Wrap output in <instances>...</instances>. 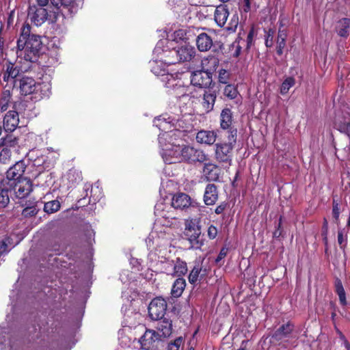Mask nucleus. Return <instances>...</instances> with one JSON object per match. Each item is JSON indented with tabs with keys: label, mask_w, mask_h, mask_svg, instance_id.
Returning <instances> with one entry per match:
<instances>
[{
	"label": "nucleus",
	"mask_w": 350,
	"mask_h": 350,
	"mask_svg": "<svg viewBox=\"0 0 350 350\" xmlns=\"http://www.w3.org/2000/svg\"><path fill=\"white\" fill-rule=\"evenodd\" d=\"M216 98L217 94L215 90H205L203 97L202 106L206 112H209L213 109Z\"/></svg>",
	"instance_id": "26"
},
{
	"label": "nucleus",
	"mask_w": 350,
	"mask_h": 350,
	"mask_svg": "<svg viewBox=\"0 0 350 350\" xmlns=\"http://www.w3.org/2000/svg\"><path fill=\"white\" fill-rule=\"evenodd\" d=\"M167 207V206L164 205L163 203L157 204L154 207L155 215L158 217L164 218L168 220L174 219V217L170 211L165 210Z\"/></svg>",
	"instance_id": "33"
},
{
	"label": "nucleus",
	"mask_w": 350,
	"mask_h": 350,
	"mask_svg": "<svg viewBox=\"0 0 350 350\" xmlns=\"http://www.w3.org/2000/svg\"><path fill=\"white\" fill-rule=\"evenodd\" d=\"M347 226L348 227L350 226V214H349V217L348 221H347Z\"/></svg>",
	"instance_id": "63"
},
{
	"label": "nucleus",
	"mask_w": 350,
	"mask_h": 350,
	"mask_svg": "<svg viewBox=\"0 0 350 350\" xmlns=\"http://www.w3.org/2000/svg\"><path fill=\"white\" fill-rule=\"evenodd\" d=\"M219 59L214 55H208L207 57L203 58L201 62L202 69L205 72H209L212 75L219 66Z\"/></svg>",
	"instance_id": "27"
},
{
	"label": "nucleus",
	"mask_w": 350,
	"mask_h": 350,
	"mask_svg": "<svg viewBox=\"0 0 350 350\" xmlns=\"http://www.w3.org/2000/svg\"><path fill=\"white\" fill-rule=\"evenodd\" d=\"M175 135L172 131L159 135V143L162 148V157L165 163H173L181 161L182 146L166 141Z\"/></svg>",
	"instance_id": "2"
},
{
	"label": "nucleus",
	"mask_w": 350,
	"mask_h": 350,
	"mask_svg": "<svg viewBox=\"0 0 350 350\" xmlns=\"http://www.w3.org/2000/svg\"><path fill=\"white\" fill-rule=\"evenodd\" d=\"M40 84L36 83L33 77L22 76L18 79L17 85L14 88L19 89L22 95H29L36 92Z\"/></svg>",
	"instance_id": "11"
},
{
	"label": "nucleus",
	"mask_w": 350,
	"mask_h": 350,
	"mask_svg": "<svg viewBox=\"0 0 350 350\" xmlns=\"http://www.w3.org/2000/svg\"><path fill=\"white\" fill-rule=\"evenodd\" d=\"M165 41V40H160L157 42L155 48H154V52L157 54H160L161 53V51H164L163 49H162V47L164 44V42Z\"/></svg>",
	"instance_id": "56"
},
{
	"label": "nucleus",
	"mask_w": 350,
	"mask_h": 350,
	"mask_svg": "<svg viewBox=\"0 0 350 350\" xmlns=\"http://www.w3.org/2000/svg\"><path fill=\"white\" fill-rule=\"evenodd\" d=\"M243 9L245 12L250 10V0H243Z\"/></svg>",
	"instance_id": "59"
},
{
	"label": "nucleus",
	"mask_w": 350,
	"mask_h": 350,
	"mask_svg": "<svg viewBox=\"0 0 350 350\" xmlns=\"http://www.w3.org/2000/svg\"><path fill=\"white\" fill-rule=\"evenodd\" d=\"M239 24V17L237 14H234L228 23L226 29L229 31H235Z\"/></svg>",
	"instance_id": "43"
},
{
	"label": "nucleus",
	"mask_w": 350,
	"mask_h": 350,
	"mask_svg": "<svg viewBox=\"0 0 350 350\" xmlns=\"http://www.w3.org/2000/svg\"><path fill=\"white\" fill-rule=\"evenodd\" d=\"M183 345V339L182 337H178L175 339L172 342L168 345V350H180L181 347Z\"/></svg>",
	"instance_id": "45"
},
{
	"label": "nucleus",
	"mask_w": 350,
	"mask_h": 350,
	"mask_svg": "<svg viewBox=\"0 0 350 350\" xmlns=\"http://www.w3.org/2000/svg\"><path fill=\"white\" fill-rule=\"evenodd\" d=\"M295 84V80L293 77H287L282 83L280 88V93L282 94H286L289 89Z\"/></svg>",
	"instance_id": "40"
},
{
	"label": "nucleus",
	"mask_w": 350,
	"mask_h": 350,
	"mask_svg": "<svg viewBox=\"0 0 350 350\" xmlns=\"http://www.w3.org/2000/svg\"><path fill=\"white\" fill-rule=\"evenodd\" d=\"M0 188V207L5 208L10 203V197L8 192L11 191L10 187L4 183V181L1 182Z\"/></svg>",
	"instance_id": "32"
},
{
	"label": "nucleus",
	"mask_w": 350,
	"mask_h": 350,
	"mask_svg": "<svg viewBox=\"0 0 350 350\" xmlns=\"http://www.w3.org/2000/svg\"><path fill=\"white\" fill-rule=\"evenodd\" d=\"M212 75L204 70H196L191 73V83L201 88H207L212 83Z\"/></svg>",
	"instance_id": "12"
},
{
	"label": "nucleus",
	"mask_w": 350,
	"mask_h": 350,
	"mask_svg": "<svg viewBox=\"0 0 350 350\" xmlns=\"http://www.w3.org/2000/svg\"><path fill=\"white\" fill-rule=\"evenodd\" d=\"M11 191L13 190L15 196L18 199H23L27 197L33 190V184L30 179L23 178L19 179L14 183L8 185Z\"/></svg>",
	"instance_id": "8"
},
{
	"label": "nucleus",
	"mask_w": 350,
	"mask_h": 350,
	"mask_svg": "<svg viewBox=\"0 0 350 350\" xmlns=\"http://www.w3.org/2000/svg\"><path fill=\"white\" fill-rule=\"evenodd\" d=\"M169 54L176 58L169 61L170 64H176L178 62H189L196 54V50L193 46L189 44H184L178 48L173 49L168 51Z\"/></svg>",
	"instance_id": "7"
},
{
	"label": "nucleus",
	"mask_w": 350,
	"mask_h": 350,
	"mask_svg": "<svg viewBox=\"0 0 350 350\" xmlns=\"http://www.w3.org/2000/svg\"><path fill=\"white\" fill-rule=\"evenodd\" d=\"M25 165L23 161L16 162L13 166L9 168L6 172V179L3 180L4 183L10 185L14 183L19 179H22V176L25 170Z\"/></svg>",
	"instance_id": "14"
},
{
	"label": "nucleus",
	"mask_w": 350,
	"mask_h": 350,
	"mask_svg": "<svg viewBox=\"0 0 350 350\" xmlns=\"http://www.w3.org/2000/svg\"><path fill=\"white\" fill-rule=\"evenodd\" d=\"M167 303L161 297L154 298L151 301L148 306V313L152 320L161 319L166 311Z\"/></svg>",
	"instance_id": "10"
},
{
	"label": "nucleus",
	"mask_w": 350,
	"mask_h": 350,
	"mask_svg": "<svg viewBox=\"0 0 350 350\" xmlns=\"http://www.w3.org/2000/svg\"><path fill=\"white\" fill-rule=\"evenodd\" d=\"M335 126L338 131L345 133L350 138V120L336 121Z\"/></svg>",
	"instance_id": "38"
},
{
	"label": "nucleus",
	"mask_w": 350,
	"mask_h": 350,
	"mask_svg": "<svg viewBox=\"0 0 350 350\" xmlns=\"http://www.w3.org/2000/svg\"><path fill=\"white\" fill-rule=\"evenodd\" d=\"M181 155V161L202 163L207 160V157L202 150L189 146H182Z\"/></svg>",
	"instance_id": "9"
},
{
	"label": "nucleus",
	"mask_w": 350,
	"mask_h": 350,
	"mask_svg": "<svg viewBox=\"0 0 350 350\" xmlns=\"http://www.w3.org/2000/svg\"><path fill=\"white\" fill-rule=\"evenodd\" d=\"M234 146L226 143L215 144V159L219 162L230 163Z\"/></svg>",
	"instance_id": "15"
},
{
	"label": "nucleus",
	"mask_w": 350,
	"mask_h": 350,
	"mask_svg": "<svg viewBox=\"0 0 350 350\" xmlns=\"http://www.w3.org/2000/svg\"><path fill=\"white\" fill-rule=\"evenodd\" d=\"M336 31L339 36L348 37L350 34V19L344 18L339 20L336 25Z\"/></svg>",
	"instance_id": "28"
},
{
	"label": "nucleus",
	"mask_w": 350,
	"mask_h": 350,
	"mask_svg": "<svg viewBox=\"0 0 350 350\" xmlns=\"http://www.w3.org/2000/svg\"><path fill=\"white\" fill-rule=\"evenodd\" d=\"M71 176H76L75 177V182L76 183H79L80 181H81L82 180V177H81V175L79 172H77L76 171H70L68 174V177L69 178H71Z\"/></svg>",
	"instance_id": "55"
},
{
	"label": "nucleus",
	"mask_w": 350,
	"mask_h": 350,
	"mask_svg": "<svg viewBox=\"0 0 350 350\" xmlns=\"http://www.w3.org/2000/svg\"><path fill=\"white\" fill-rule=\"evenodd\" d=\"M17 47L19 56H23L26 61L34 62L40 56L43 47L41 37L31 34L30 25L25 24L21 29Z\"/></svg>",
	"instance_id": "1"
},
{
	"label": "nucleus",
	"mask_w": 350,
	"mask_h": 350,
	"mask_svg": "<svg viewBox=\"0 0 350 350\" xmlns=\"http://www.w3.org/2000/svg\"><path fill=\"white\" fill-rule=\"evenodd\" d=\"M36 3L38 8L48 7L63 15L73 12V0H36Z\"/></svg>",
	"instance_id": "6"
},
{
	"label": "nucleus",
	"mask_w": 350,
	"mask_h": 350,
	"mask_svg": "<svg viewBox=\"0 0 350 350\" xmlns=\"http://www.w3.org/2000/svg\"><path fill=\"white\" fill-rule=\"evenodd\" d=\"M59 12L49 10L46 8H38L30 5L28 9V18L36 26H40L46 21L53 23L56 21Z\"/></svg>",
	"instance_id": "4"
},
{
	"label": "nucleus",
	"mask_w": 350,
	"mask_h": 350,
	"mask_svg": "<svg viewBox=\"0 0 350 350\" xmlns=\"http://www.w3.org/2000/svg\"><path fill=\"white\" fill-rule=\"evenodd\" d=\"M227 252H228L227 248H226V247L221 248L217 258L215 259V261L217 262H219L220 260H221L223 258H224L226 257V256L227 255Z\"/></svg>",
	"instance_id": "54"
},
{
	"label": "nucleus",
	"mask_w": 350,
	"mask_h": 350,
	"mask_svg": "<svg viewBox=\"0 0 350 350\" xmlns=\"http://www.w3.org/2000/svg\"><path fill=\"white\" fill-rule=\"evenodd\" d=\"M9 243V239H4L0 241V254L6 253L10 250Z\"/></svg>",
	"instance_id": "48"
},
{
	"label": "nucleus",
	"mask_w": 350,
	"mask_h": 350,
	"mask_svg": "<svg viewBox=\"0 0 350 350\" xmlns=\"http://www.w3.org/2000/svg\"><path fill=\"white\" fill-rule=\"evenodd\" d=\"M157 332L160 336L168 337L172 333V321L167 319H159L157 325Z\"/></svg>",
	"instance_id": "25"
},
{
	"label": "nucleus",
	"mask_w": 350,
	"mask_h": 350,
	"mask_svg": "<svg viewBox=\"0 0 350 350\" xmlns=\"http://www.w3.org/2000/svg\"><path fill=\"white\" fill-rule=\"evenodd\" d=\"M253 37L252 31H250L247 35V42H250L252 41Z\"/></svg>",
	"instance_id": "62"
},
{
	"label": "nucleus",
	"mask_w": 350,
	"mask_h": 350,
	"mask_svg": "<svg viewBox=\"0 0 350 350\" xmlns=\"http://www.w3.org/2000/svg\"><path fill=\"white\" fill-rule=\"evenodd\" d=\"M232 113L230 109L225 108L221 111L220 115V125L223 129H230L232 122Z\"/></svg>",
	"instance_id": "30"
},
{
	"label": "nucleus",
	"mask_w": 350,
	"mask_h": 350,
	"mask_svg": "<svg viewBox=\"0 0 350 350\" xmlns=\"http://www.w3.org/2000/svg\"><path fill=\"white\" fill-rule=\"evenodd\" d=\"M286 32L284 29L280 28L278 34L277 45H280V47L285 46L286 45Z\"/></svg>",
	"instance_id": "46"
},
{
	"label": "nucleus",
	"mask_w": 350,
	"mask_h": 350,
	"mask_svg": "<svg viewBox=\"0 0 350 350\" xmlns=\"http://www.w3.org/2000/svg\"><path fill=\"white\" fill-rule=\"evenodd\" d=\"M338 243L340 249L345 250L347 243V232L345 229L338 231Z\"/></svg>",
	"instance_id": "41"
},
{
	"label": "nucleus",
	"mask_w": 350,
	"mask_h": 350,
	"mask_svg": "<svg viewBox=\"0 0 350 350\" xmlns=\"http://www.w3.org/2000/svg\"><path fill=\"white\" fill-rule=\"evenodd\" d=\"M60 208V203L58 200H52L44 204V210L47 213H53Z\"/></svg>",
	"instance_id": "39"
},
{
	"label": "nucleus",
	"mask_w": 350,
	"mask_h": 350,
	"mask_svg": "<svg viewBox=\"0 0 350 350\" xmlns=\"http://www.w3.org/2000/svg\"><path fill=\"white\" fill-rule=\"evenodd\" d=\"M176 81L174 79H172V83H168L172 87L173 94L178 98H181L187 95V88L180 83V81Z\"/></svg>",
	"instance_id": "35"
},
{
	"label": "nucleus",
	"mask_w": 350,
	"mask_h": 350,
	"mask_svg": "<svg viewBox=\"0 0 350 350\" xmlns=\"http://www.w3.org/2000/svg\"><path fill=\"white\" fill-rule=\"evenodd\" d=\"M19 123L18 113L15 110L8 111L3 117V129L5 131L12 132Z\"/></svg>",
	"instance_id": "17"
},
{
	"label": "nucleus",
	"mask_w": 350,
	"mask_h": 350,
	"mask_svg": "<svg viewBox=\"0 0 350 350\" xmlns=\"http://www.w3.org/2000/svg\"><path fill=\"white\" fill-rule=\"evenodd\" d=\"M335 316H336V313H335V312H332V318L333 319H334Z\"/></svg>",
	"instance_id": "64"
},
{
	"label": "nucleus",
	"mask_w": 350,
	"mask_h": 350,
	"mask_svg": "<svg viewBox=\"0 0 350 350\" xmlns=\"http://www.w3.org/2000/svg\"><path fill=\"white\" fill-rule=\"evenodd\" d=\"M226 207V204L222 203L220 205L217 206L215 210L216 214H221L224 212Z\"/></svg>",
	"instance_id": "58"
},
{
	"label": "nucleus",
	"mask_w": 350,
	"mask_h": 350,
	"mask_svg": "<svg viewBox=\"0 0 350 350\" xmlns=\"http://www.w3.org/2000/svg\"><path fill=\"white\" fill-rule=\"evenodd\" d=\"M217 139V133L214 131L202 130L196 135V141L202 144L212 145Z\"/></svg>",
	"instance_id": "22"
},
{
	"label": "nucleus",
	"mask_w": 350,
	"mask_h": 350,
	"mask_svg": "<svg viewBox=\"0 0 350 350\" xmlns=\"http://www.w3.org/2000/svg\"><path fill=\"white\" fill-rule=\"evenodd\" d=\"M340 338H341L342 340H344V344H345V347H346L347 348H349V346H350V345H349V343L347 342V340L345 339V338L344 335H342L341 332H340Z\"/></svg>",
	"instance_id": "60"
},
{
	"label": "nucleus",
	"mask_w": 350,
	"mask_h": 350,
	"mask_svg": "<svg viewBox=\"0 0 350 350\" xmlns=\"http://www.w3.org/2000/svg\"><path fill=\"white\" fill-rule=\"evenodd\" d=\"M203 173L208 180L215 181L219 178V169L215 165L205 163Z\"/></svg>",
	"instance_id": "29"
},
{
	"label": "nucleus",
	"mask_w": 350,
	"mask_h": 350,
	"mask_svg": "<svg viewBox=\"0 0 350 350\" xmlns=\"http://www.w3.org/2000/svg\"><path fill=\"white\" fill-rule=\"evenodd\" d=\"M191 205L190 197L183 193L175 194L172 199V206L175 209L183 210Z\"/></svg>",
	"instance_id": "20"
},
{
	"label": "nucleus",
	"mask_w": 350,
	"mask_h": 350,
	"mask_svg": "<svg viewBox=\"0 0 350 350\" xmlns=\"http://www.w3.org/2000/svg\"><path fill=\"white\" fill-rule=\"evenodd\" d=\"M183 234L193 248L200 249L204 245L201 236L202 230L199 218H191L185 220Z\"/></svg>",
	"instance_id": "3"
},
{
	"label": "nucleus",
	"mask_w": 350,
	"mask_h": 350,
	"mask_svg": "<svg viewBox=\"0 0 350 350\" xmlns=\"http://www.w3.org/2000/svg\"><path fill=\"white\" fill-rule=\"evenodd\" d=\"M218 198L217 187L214 184H208L205 189L204 201L206 205H213Z\"/></svg>",
	"instance_id": "24"
},
{
	"label": "nucleus",
	"mask_w": 350,
	"mask_h": 350,
	"mask_svg": "<svg viewBox=\"0 0 350 350\" xmlns=\"http://www.w3.org/2000/svg\"><path fill=\"white\" fill-rule=\"evenodd\" d=\"M165 269L167 275L180 278L187 273V266L185 261L177 258L175 260L167 262Z\"/></svg>",
	"instance_id": "13"
},
{
	"label": "nucleus",
	"mask_w": 350,
	"mask_h": 350,
	"mask_svg": "<svg viewBox=\"0 0 350 350\" xmlns=\"http://www.w3.org/2000/svg\"><path fill=\"white\" fill-rule=\"evenodd\" d=\"M208 237L211 239H213L217 237V229L213 225H211L208 228Z\"/></svg>",
	"instance_id": "51"
},
{
	"label": "nucleus",
	"mask_w": 350,
	"mask_h": 350,
	"mask_svg": "<svg viewBox=\"0 0 350 350\" xmlns=\"http://www.w3.org/2000/svg\"><path fill=\"white\" fill-rule=\"evenodd\" d=\"M174 119L170 117L165 118L161 116L154 120V124L160 130H165L170 127L171 124L174 125Z\"/></svg>",
	"instance_id": "36"
},
{
	"label": "nucleus",
	"mask_w": 350,
	"mask_h": 350,
	"mask_svg": "<svg viewBox=\"0 0 350 350\" xmlns=\"http://www.w3.org/2000/svg\"><path fill=\"white\" fill-rule=\"evenodd\" d=\"M22 77L21 68L10 62H5L1 72L2 81L5 82V88L10 86L14 88L17 85L18 79Z\"/></svg>",
	"instance_id": "5"
},
{
	"label": "nucleus",
	"mask_w": 350,
	"mask_h": 350,
	"mask_svg": "<svg viewBox=\"0 0 350 350\" xmlns=\"http://www.w3.org/2000/svg\"><path fill=\"white\" fill-rule=\"evenodd\" d=\"M336 292L338 295L340 302L342 305L345 306L347 304L345 291L344 290L341 281L337 279L335 282Z\"/></svg>",
	"instance_id": "37"
},
{
	"label": "nucleus",
	"mask_w": 350,
	"mask_h": 350,
	"mask_svg": "<svg viewBox=\"0 0 350 350\" xmlns=\"http://www.w3.org/2000/svg\"><path fill=\"white\" fill-rule=\"evenodd\" d=\"M284 46L280 47V45H277V53L279 55H281L283 53V49Z\"/></svg>",
	"instance_id": "61"
},
{
	"label": "nucleus",
	"mask_w": 350,
	"mask_h": 350,
	"mask_svg": "<svg viewBox=\"0 0 350 350\" xmlns=\"http://www.w3.org/2000/svg\"><path fill=\"white\" fill-rule=\"evenodd\" d=\"M332 213H333V216L335 218V219L336 221H338V218H339V215H340V210H339L338 204L337 202H336L334 200L333 202Z\"/></svg>",
	"instance_id": "52"
},
{
	"label": "nucleus",
	"mask_w": 350,
	"mask_h": 350,
	"mask_svg": "<svg viewBox=\"0 0 350 350\" xmlns=\"http://www.w3.org/2000/svg\"><path fill=\"white\" fill-rule=\"evenodd\" d=\"M228 131V142L226 143L227 144H230L232 146H234L237 142V131L236 129H232L230 127Z\"/></svg>",
	"instance_id": "44"
},
{
	"label": "nucleus",
	"mask_w": 350,
	"mask_h": 350,
	"mask_svg": "<svg viewBox=\"0 0 350 350\" xmlns=\"http://www.w3.org/2000/svg\"><path fill=\"white\" fill-rule=\"evenodd\" d=\"M8 89H5L3 91L1 100H3V101H6V102H10L11 97H12V91L10 89L12 87H10V86H8ZM5 88H6L5 87Z\"/></svg>",
	"instance_id": "50"
},
{
	"label": "nucleus",
	"mask_w": 350,
	"mask_h": 350,
	"mask_svg": "<svg viewBox=\"0 0 350 350\" xmlns=\"http://www.w3.org/2000/svg\"><path fill=\"white\" fill-rule=\"evenodd\" d=\"M327 231H328V223H327V219H324L322 235L323 237V241H325V244L327 242Z\"/></svg>",
	"instance_id": "53"
},
{
	"label": "nucleus",
	"mask_w": 350,
	"mask_h": 350,
	"mask_svg": "<svg viewBox=\"0 0 350 350\" xmlns=\"http://www.w3.org/2000/svg\"><path fill=\"white\" fill-rule=\"evenodd\" d=\"M273 31L269 29L267 32L265 38V45L267 47H271L273 45Z\"/></svg>",
	"instance_id": "49"
},
{
	"label": "nucleus",
	"mask_w": 350,
	"mask_h": 350,
	"mask_svg": "<svg viewBox=\"0 0 350 350\" xmlns=\"http://www.w3.org/2000/svg\"><path fill=\"white\" fill-rule=\"evenodd\" d=\"M229 16V11L226 5H219L216 7L214 12V18L219 27H224L227 22Z\"/></svg>",
	"instance_id": "21"
},
{
	"label": "nucleus",
	"mask_w": 350,
	"mask_h": 350,
	"mask_svg": "<svg viewBox=\"0 0 350 350\" xmlns=\"http://www.w3.org/2000/svg\"><path fill=\"white\" fill-rule=\"evenodd\" d=\"M294 329V325L291 323H287L281 325L273 334L272 338L278 342L286 341L287 338L291 336Z\"/></svg>",
	"instance_id": "18"
},
{
	"label": "nucleus",
	"mask_w": 350,
	"mask_h": 350,
	"mask_svg": "<svg viewBox=\"0 0 350 350\" xmlns=\"http://www.w3.org/2000/svg\"><path fill=\"white\" fill-rule=\"evenodd\" d=\"M202 273V275L206 274V269H202V265L199 263H197L192 270L191 271L189 275V282L191 284H195L199 279L200 275Z\"/></svg>",
	"instance_id": "34"
},
{
	"label": "nucleus",
	"mask_w": 350,
	"mask_h": 350,
	"mask_svg": "<svg viewBox=\"0 0 350 350\" xmlns=\"http://www.w3.org/2000/svg\"><path fill=\"white\" fill-rule=\"evenodd\" d=\"M9 103H10V102L3 101L2 100H0V112L1 113H3L8 109Z\"/></svg>",
	"instance_id": "57"
},
{
	"label": "nucleus",
	"mask_w": 350,
	"mask_h": 350,
	"mask_svg": "<svg viewBox=\"0 0 350 350\" xmlns=\"http://www.w3.org/2000/svg\"><path fill=\"white\" fill-rule=\"evenodd\" d=\"M19 138L13 133H9L0 139V147H4L0 152V160L4 155L10 157L8 148H16L18 146Z\"/></svg>",
	"instance_id": "16"
},
{
	"label": "nucleus",
	"mask_w": 350,
	"mask_h": 350,
	"mask_svg": "<svg viewBox=\"0 0 350 350\" xmlns=\"http://www.w3.org/2000/svg\"><path fill=\"white\" fill-rule=\"evenodd\" d=\"M230 74L224 69H221L219 71L218 80L219 83L226 84L228 82Z\"/></svg>",
	"instance_id": "47"
},
{
	"label": "nucleus",
	"mask_w": 350,
	"mask_h": 350,
	"mask_svg": "<svg viewBox=\"0 0 350 350\" xmlns=\"http://www.w3.org/2000/svg\"><path fill=\"white\" fill-rule=\"evenodd\" d=\"M186 286V281L183 278H177L172 288L171 294L174 297H179L183 293Z\"/></svg>",
	"instance_id": "31"
},
{
	"label": "nucleus",
	"mask_w": 350,
	"mask_h": 350,
	"mask_svg": "<svg viewBox=\"0 0 350 350\" xmlns=\"http://www.w3.org/2000/svg\"><path fill=\"white\" fill-rule=\"evenodd\" d=\"M196 45L200 51H207L213 46V40L207 33H201L196 38Z\"/></svg>",
	"instance_id": "23"
},
{
	"label": "nucleus",
	"mask_w": 350,
	"mask_h": 350,
	"mask_svg": "<svg viewBox=\"0 0 350 350\" xmlns=\"http://www.w3.org/2000/svg\"><path fill=\"white\" fill-rule=\"evenodd\" d=\"M159 338V334L152 329H147L140 338L139 342L144 349L148 350L153 347V344Z\"/></svg>",
	"instance_id": "19"
},
{
	"label": "nucleus",
	"mask_w": 350,
	"mask_h": 350,
	"mask_svg": "<svg viewBox=\"0 0 350 350\" xmlns=\"http://www.w3.org/2000/svg\"><path fill=\"white\" fill-rule=\"evenodd\" d=\"M224 94L230 99H234L237 97L238 91L234 85H227L224 90Z\"/></svg>",
	"instance_id": "42"
}]
</instances>
